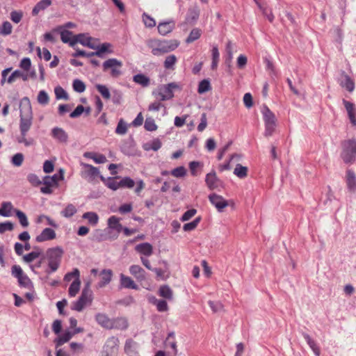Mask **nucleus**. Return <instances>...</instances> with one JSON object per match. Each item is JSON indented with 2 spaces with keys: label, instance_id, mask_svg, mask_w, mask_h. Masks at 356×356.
I'll return each mask as SVG.
<instances>
[{
  "label": "nucleus",
  "instance_id": "obj_1",
  "mask_svg": "<svg viewBox=\"0 0 356 356\" xmlns=\"http://www.w3.org/2000/svg\"><path fill=\"white\" fill-rule=\"evenodd\" d=\"M147 45L152 49V54L159 56L175 50L179 42L176 40H150Z\"/></svg>",
  "mask_w": 356,
  "mask_h": 356
},
{
  "label": "nucleus",
  "instance_id": "obj_2",
  "mask_svg": "<svg viewBox=\"0 0 356 356\" xmlns=\"http://www.w3.org/2000/svg\"><path fill=\"white\" fill-rule=\"evenodd\" d=\"M23 102H26V105L20 110L19 130L21 135L26 136L33 121L32 108L28 97H24Z\"/></svg>",
  "mask_w": 356,
  "mask_h": 356
},
{
  "label": "nucleus",
  "instance_id": "obj_3",
  "mask_svg": "<svg viewBox=\"0 0 356 356\" xmlns=\"http://www.w3.org/2000/svg\"><path fill=\"white\" fill-rule=\"evenodd\" d=\"M342 151L341 157L343 162L352 164L356 161V139L344 140L341 143Z\"/></svg>",
  "mask_w": 356,
  "mask_h": 356
},
{
  "label": "nucleus",
  "instance_id": "obj_4",
  "mask_svg": "<svg viewBox=\"0 0 356 356\" xmlns=\"http://www.w3.org/2000/svg\"><path fill=\"white\" fill-rule=\"evenodd\" d=\"M175 90H181V86L176 82H171L168 84L161 85L156 91L153 92V95L159 99V101L170 100L174 97V91Z\"/></svg>",
  "mask_w": 356,
  "mask_h": 356
},
{
  "label": "nucleus",
  "instance_id": "obj_5",
  "mask_svg": "<svg viewBox=\"0 0 356 356\" xmlns=\"http://www.w3.org/2000/svg\"><path fill=\"white\" fill-rule=\"evenodd\" d=\"M63 254V250L58 246L47 250V257L48 259L49 269L47 270V273L48 274L57 270L60 266Z\"/></svg>",
  "mask_w": 356,
  "mask_h": 356
},
{
  "label": "nucleus",
  "instance_id": "obj_6",
  "mask_svg": "<svg viewBox=\"0 0 356 356\" xmlns=\"http://www.w3.org/2000/svg\"><path fill=\"white\" fill-rule=\"evenodd\" d=\"M92 302V291L88 288H85L83 289L79 299L72 303L71 308L72 310L81 312L86 305H90Z\"/></svg>",
  "mask_w": 356,
  "mask_h": 356
},
{
  "label": "nucleus",
  "instance_id": "obj_7",
  "mask_svg": "<svg viewBox=\"0 0 356 356\" xmlns=\"http://www.w3.org/2000/svg\"><path fill=\"white\" fill-rule=\"evenodd\" d=\"M122 63L117 58H108L102 64L103 71L106 72L110 70V75L113 78L119 77L121 74V67Z\"/></svg>",
  "mask_w": 356,
  "mask_h": 356
},
{
  "label": "nucleus",
  "instance_id": "obj_8",
  "mask_svg": "<svg viewBox=\"0 0 356 356\" xmlns=\"http://www.w3.org/2000/svg\"><path fill=\"white\" fill-rule=\"evenodd\" d=\"M12 275L17 279L19 285L21 287L31 289L33 283L29 277L23 272L22 268L18 265H14L11 268Z\"/></svg>",
  "mask_w": 356,
  "mask_h": 356
},
{
  "label": "nucleus",
  "instance_id": "obj_9",
  "mask_svg": "<svg viewBox=\"0 0 356 356\" xmlns=\"http://www.w3.org/2000/svg\"><path fill=\"white\" fill-rule=\"evenodd\" d=\"M81 165L83 168L81 171V177L88 179V181H92L96 177L99 175V170L97 168L85 163H81Z\"/></svg>",
  "mask_w": 356,
  "mask_h": 356
},
{
  "label": "nucleus",
  "instance_id": "obj_10",
  "mask_svg": "<svg viewBox=\"0 0 356 356\" xmlns=\"http://www.w3.org/2000/svg\"><path fill=\"white\" fill-rule=\"evenodd\" d=\"M205 183L209 189L211 191L222 186V181L217 177L214 170L206 175Z\"/></svg>",
  "mask_w": 356,
  "mask_h": 356
},
{
  "label": "nucleus",
  "instance_id": "obj_11",
  "mask_svg": "<svg viewBox=\"0 0 356 356\" xmlns=\"http://www.w3.org/2000/svg\"><path fill=\"white\" fill-rule=\"evenodd\" d=\"M119 347V339L118 337L112 336L107 339L104 346V351L106 356H111L117 353Z\"/></svg>",
  "mask_w": 356,
  "mask_h": 356
},
{
  "label": "nucleus",
  "instance_id": "obj_12",
  "mask_svg": "<svg viewBox=\"0 0 356 356\" xmlns=\"http://www.w3.org/2000/svg\"><path fill=\"white\" fill-rule=\"evenodd\" d=\"M209 200L218 211L222 212L223 209L228 206L227 201L221 195L216 193H211L209 195Z\"/></svg>",
  "mask_w": 356,
  "mask_h": 356
},
{
  "label": "nucleus",
  "instance_id": "obj_13",
  "mask_svg": "<svg viewBox=\"0 0 356 356\" xmlns=\"http://www.w3.org/2000/svg\"><path fill=\"white\" fill-rule=\"evenodd\" d=\"M64 179V171L60 169L58 173L54 174L53 176H45L43 178V184L51 186L52 187L57 186L58 181Z\"/></svg>",
  "mask_w": 356,
  "mask_h": 356
},
{
  "label": "nucleus",
  "instance_id": "obj_14",
  "mask_svg": "<svg viewBox=\"0 0 356 356\" xmlns=\"http://www.w3.org/2000/svg\"><path fill=\"white\" fill-rule=\"evenodd\" d=\"M95 320L96 323L102 327L110 330L112 318H110L106 313L98 312L95 315Z\"/></svg>",
  "mask_w": 356,
  "mask_h": 356
},
{
  "label": "nucleus",
  "instance_id": "obj_15",
  "mask_svg": "<svg viewBox=\"0 0 356 356\" xmlns=\"http://www.w3.org/2000/svg\"><path fill=\"white\" fill-rule=\"evenodd\" d=\"M343 104L344 105L348 113V117L353 126H356V106L355 105L346 99H343Z\"/></svg>",
  "mask_w": 356,
  "mask_h": 356
},
{
  "label": "nucleus",
  "instance_id": "obj_16",
  "mask_svg": "<svg viewBox=\"0 0 356 356\" xmlns=\"http://www.w3.org/2000/svg\"><path fill=\"white\" fill-rule=\"evenodd\" d=\"M92 38L88 34L79 33L73 38L72 44L80 43L85 47L95 49V46L91 43Z\"/></svg>",
  "mask_w": 356,
  "mask_h": 356
},
{
  "label": "nucleus",
  "instance_id": "obj_17",
  "mask_svg": "<svg viewBox=\"0 0 356 356\" xmlns=\"http://www.w3.org/2000/svg\"><path fill=\"white\" fill-rule=\"evenodd\" d=\"M129 326L128 321L125 317L112 318V323L110 330H127Z\"/></svg>",
  "mask_w": 356,
  "mask_h": 356
},
{
  "label": "nucleus",
  "instance_id": "obj_18",
  "mask_svg": "<svg viewBox=\"0 0 356 356\" xmlns=\"http://www.w3.org/2000/svg\"><path fill=\"white\" fill-rule=\"evenodd\" d=\"M111 44L108 42L102 43L98 46H95L96 51H92L90 55H95L99 58H104V54H112L113 51L111 49Z\"/></svg>",
  "mask_w": 356,
  "mask_h": 356
},
{
  "label": "nucleus",
  "instance_id": "obj_19",
  "mask_svg": "<svg viewBox=\"0 0 356 356\" xmlns=\"http://www.w3.org/2000/svg\"><path fill=\"white\" fill-rule=\"evenodd\" d=\"M56 238V232L51 228H45L42 232L35 237V241L38 243L50 241Z\"/></svg>",
  "mask_w": 356,
  "mask_h": 356
},
{
  "label": "nucleus",
  "instance_id": "obj_20",
  "mask_svg": "<svg viewBox=\"0 0 356 356\" xmlns=\"http://www.w3.org/2000/svg\"><path fill=\"white\" fill-rule=\"evenodd\" d=\"M339 85L350 92H352L355 89L353 80L344 72L341 74V76L339 79Z\"/></svg>",
  "mask_w": 356,
  "mask_h": 356
},
{
  "label": "nucleus",
  "instance_id": "obj_21",
  "mask_svg": "<svg viewBox=\"0 0 356 356\" xmlns=\"http://www.w3.org/2000/svg\"><path fill=\"white\" fill-rule=\"evenodd\" d=\"M51 136L60 143H66L68 140V135L66 131L60 127H54L51 129Z\"/></svg>",
  "mask_w": 356,
  "mask_h": 356
},
{
  "label": "nucleus",
  "instance_id": "obj_22",
  "mask_svg": "<svg viewBox=\"0 0 356 356\" xmlns=\"http://www.w3.org/2000/svg\"><path fill=\"white\" fill-rule=\"evenodd\" d=\"M129 272L138 281L142 282L146 279L145 270L138 265H131Z\"/></svg>",
  "mask_w": 356,
  "mask_h": 356
},
{
  "label": "nucleus",
  "instance_id": "obj_23",
  "mask_svg": "<svg viewBox=\"0 0 356 356\" xmlns=\"http://www.w3.org/2000/svg\"><path fill=\"white\" fill-rule=\"evenodd\" d=\"M99 275L101 277L100 281L98 282L97 286L99 288H102L108 284L112 280L113 271L111 269H103Z\"/></svg>",
  "mask_w": 356,
  "mask_h": 356
},
{
  "label": "nucleus",
  "instance_id": "obj_24",
  "mask_svg": "<svg viewBox=\"0 0 356 356\" xmlns=\"http://www.w3.org/2000/svg\"><path fill=\"white\" fill-rule=\"evenodd\" d=\"M346 184L350 192H356V175L351 169H348L346 171Z\"/></svg>",
  "mask_w": 356,
  "mask_h": 356
},
{
  "label": "nucleus",
  "instance_id": "obj_25",
  "mask_svg": "<svg viewBox=\"0 0 356 356\" xmlns=\"http://www.w3.org/2000/svg\"><path fill=\"white\" fill-rule=\"evenodd\" d=\"M175 23L173 20L160 22L158 25V31L162 35H166L175 28Z\"/></svg>",
  "mask_w": 356,
  "mask_h": 356
},
{
  "label": "nucleus",
  "instance_id": "obj_26",
  "mask_svg": "<svg viewBox=\"0 0 356 356\" xmlns=\"http://www.w3.org/2000/svg\"><path fill=\"white\" fill-rule=\"evenodd\" d=\"M135 250L137 252L145 257H149L153 253V247L149 243H142L138 244L137 245H136Z\"/></svg>",
  "mask_w": 356,
  "mask_h": 356
},
{
  "label": "nucleus",
  "instance_id": "obj_27",
  "mask_svg": "<svg viewBox=\"0 0 356 356\" xmlns=\"http://www.w3.org/2000/svg\"><path fill=\"white\" fill-rule=\"evenodd\" d=\"M120 286L125 289H138V285L134 282V280L124 274L120 275Z\"/></svg>",
  "mask_w": 356,
  "mask_h": 356
},
{
  "label": "nucleus",
  "instance_id": "obj_28",
  "mask_svg": "<svg viewBox=\"0 0 356 356\" xmlns=\"http://www.w3.org/2000/svg\"><path fill=\"white\" fill-rule=\"evenodd\" d=\"M51 5V0H41L38 2L33 7L31 14L33 16H36L40 12L44 10Z\"/></svg>",
  "mask_w": 356,
  "mask_h": 356
},
{
  "label": "nucleus",
  "instance_id": "obj_29",
  "mask_svg": "<svg viewBox=\"0 0 356 356\" xmlns=\"http://www.w3.org/2000/svg\"><path fill=\"white\" fill-rule=\"evenodd\" d=\"M149 300L156 307V309L159 312H164L168 310V305L165 300H159L154 296H151Z\"/></svg>",
  "mask_w": 356,
  "mask_h": 356
},
{
  "label": "nucleus",
  "instance_id": "obj_30",
  "mask_svg": "<svg viewBox=\"0 0 356 356\" xmlns=\"http://www.w3.org/2000/svg\"><path fill=\"white\" fill-rule=\"evenodd\" d=\"M101 180L110 189L116 191L120 188V181H117V177H108L105 179L102 175H99Z\"/></svg>",
  "mask_w": 356,
  "mask_h": 356
},
{
  "label": "nucleus",
  "instance_id": "obj_31",
  "mask_svg": "<svg viewBox=\"0 0 356 356\" xmlns=\"http://www.w3.org/2000/svg\"><path fill=\"white\" fill-rule=\"evenodd\" d=\"M120 222V218L112 216L108 219V227L111 229L115 230L118 233H120L123 229Z\"/></svg>",
  "mask_w": 356,
  "mask_h": 356
},
{
  "label": "nucleus",
  "instance_id": "obj_32",
  "mask_svg": "<svg viewBox=\"0 0 356 356\" xmlns=\"http://www.w3.org/2000/svg\"><path fill=\"white\" fill-rule=\"evenodd\" d=\"M211 68L213 70L217 69L220 60V53L217 45H213L211 49Z\"/></svg>",
  "mask_w": 356,
  "mask_h": 356
},
{
  "label": "nucleus",
  "instance_id": "obj_33",
  "mask_svg": "<svg viewBox=\"0 0 356 356\" xmlns=\"http://www.w3.org/2000/svg\"><path fill=\"white\" fill-rule=\"evenodd\" d=\"M72 337L73 333H72L70 331H65L63 334H62L55 339L54 343L56 347L58 348L59 346H61L65 343L69 341Z\"/></svg>",
  "mask_w": 356,
  "mask_h": 356
},
{
  "label": "nucleus",
  "instance_id": "obj_34",
  "mask_svg": "<svg viewBox=\"0 0 356 356\" xmlns=\"http://www.w3.org/2000/svg\"><path fill=\"white\" fill-rule=\"evenodd\" d=\"M18 78H21L23 81H26L28 80L29 76L27 73L16 70L8 76L7 82L8 83H12Z\"/></svg>",
  "mask_w": 356,
  "mask_h": 356
},
{
  "label": "nucleus",
  "instance_id": "obj_35",
  "mask_svg": "<svg viewBox=\"0 0 356 356\" xmlns=\"http://www.w3.org/2000/svg\"><path fill=\"white\" fill-rule=\"evenodd\" d=\"M82 218L88 220V223L92 226H96L99 222L98 215L93 211L86 212L83 214Z\"/></svg>",
  "mask_w": 356,
  "mask_h": 356
},
{
  "label": "nucleus",
  "instance_id": "obj_36",
  "mask_svg": "<svg viewBox=\"0 0 356 356\" xmlns=\"http://www.w3.org/2000/svg\"><path fill=\"white\" fill-rule=\"evenodd\" d=\"M302 336L304 339L306 340L307 344L310 347V348L313 350L314 354L316 356L320 355V348L316 343V342L310 337V336L307 333H303Z\"/></svg>",
  "mask_w": 356,
  "mask_h": 356
},
{
  "label": "nucleus",
  "instance_id": "obj_37",
  "mask_svg": "<svg viewBox=\"0 0 356 356\" xmlns=\"http://www.w3.org/2000/svg\"><path fill=\"white\" fill-rule=\"evenodd\" d=\"M264 122H275V114L268 108V106H264L262 111Z\"/></svg>",
  "mask_w": 356,
  "mask_h": 356
},
{
  "label": "nucleus",
  "instance_id": "obj_38",
  "mask_svg": "<svg viewBox=\"0 0 356 356\" xmlns=\"http://www.w3.org/2000/svg\"><path fill=\"white\" fill-rule=\"evenodd\" d=\"M133 80L135 83L142 86L143 87H147L149 85V78L143 74H138L134 76Z\"/></svg>",
  "mask_w": 356,
  "mask_h": 356
},
{
  "label": "nucleus",
  "instance_id": "obj_39",
  "mask_svg": "<svg viewBox=\"0 0 356 356\" xmlns=\"http://www.w3.org/2000/svg\"><path fill=\"white\" fill-rule=\"evenodd\" d=\"M159 295L168 300H172L173 298L172 291L168 285H163L159 288Z\"/></svg>",
  "mask_w": 356,
  "mask_h": 356
},
{
  "label": "nucleus",
  "instance_id": "obj_40",
  "mask_svg": "<svg viewBox=\"0 0 356 356\" xmlns=\"http://www.w3.org/2000/svg\"><path fill=\"white\" fill-rule=\"evenodd\" d=\"M177 62V58L176 56L171 54L168 56L163 63V67L166 70H174L175 65Z\"/></svg>",
  "mask_w": 356,
  "mask_h": 356
},
{
  "label": "nucleus",
  "instance_id": "obj_41",
  "mask_svg": "<svg viewBox=\"0 0 356 356\" xmlns=\"http://www.w3.org/2000/svg\"><path fill=\"white\" fill-rule=\"evenodd\" d=\"M72 33L67 30H63L60 31V39L63 43H68L71 47H73L74 44L73 42Z\"/></svg>",
  "mask_w": 356,
  "mask_h": 356
},
{
  "label": "nucleus",
  "instance_id": "obj_42",
  "mask_svg": "<svg viewBox=\"0 0 356 356\" xmlns=\"http://www.w3.org/2000/svg\"><path fill=\"white\" fill-rule=\"evenodd\" d=\"M162 143L159 138L154 139L150 143H147L144 145V149L147 151H157L161 147Z\"/></svg>",
  "mask_w": 356,
  "mask_h": 356
},
{
  "label": "nucleus",
  "instance_id": "obj_43",
  "mask_svg": "<svg viewBox=\"0 0 356 356\" xmlns=\"http://www.w3.org/2000/svg\"><path fill=\"white\" fill-rule=\"evenodd\" d=\"M225 51L226 56L225 58V63L228 67H230L233 58L232 44L230 41H229L226 44Z\"/></svg>",
  "mask_w": 356,
  "mask_h": 356
},
{
  "label": "nucleus",
  "instance_id": "obj_44",
  "mask_svg": "<svg viewBox=\"0 0 356 356\" xmlns=\"http://www.w3.org/2000/svg\"><path fill=\"white\" fill-rule=\"evenodd\" d=\"M13 205L10 202H3L1 204V209H0V216L3 217H9L11 215Z\"/></svg>",
  "mask_w": 356,
  "mask_h": 356
},
{
  "label": "nucleus",
  "instance_id": "obj_45",
  "mask_svg": "<svg viewBox=\"0 0 356 356\" xmlns=\"http://www.w3.org/2000/svg\"><path fill=\"white\" fill-rule=\"evenodd\" d=\"M81 286L80 280H74L70 284L68 293L70 297H74L79 291Z\"/></svg>",
  "mask_w": 356,
  "mask_h": 356
},
{
  "label": "nucleus",
  "instance_id": "obj_46",
  "mask_svg": "<svg viewBox=\"0 0 356 356\" xmlns=\"http://www.w3.org/2000/svg\"><path fill=\"white\" fill-rule=\"evenodd\" d=\"M234 174L240 179H243L248 175V168L238 163L236 164Z\"/></svg>",
  "mask_w": 356,
  "mask_h": 356
},
{
  "label": "nucleus",
  "instance_id": "obj_47",
  "mask_svg": "<svg viewBox=\"0 0 356 356\" xmlns=\"http://www.w3.org/2000/svg\"><path fill=\"white\" fill-rule=\"evenodd\" d=\"M202 31L200 29L195 28L192 29L188 36V38L186 39V42L189 44L191 43L197 39L200 38L201 36Z\"/></svg>",
  "mask_w": 356,
  "mask_h": 356
},
{
  "label": "nucleus",
  "instance_id": "obj_48",
  "mask_svg": "<svg viewBox=\"0 0 356 356\" xmlns=\"http://www.w3.org/2000/svg\"><path fill=\"white\" fill-rule=\"evenodd\" d=\"M258 8L261 10L264 15L266 17L269 22H272L274 19V15L272 11L266 6L262 5L259 1H257Z\"/></svg>",
  "mask_w": 356,
  "mask_h": 356
},
{
  "label": "nucleus",
  "instance_id": "obj_49",
  "mask_svg": "<svg viewBox=\"0 0 356 356\" xmlns=\"http://www.w3.org/2000/svg\"><path fill=\"white\" fill-rule=\"evenodd\" d=\"M128 125L123 119L118 121L117 127L115 129V134L118 135H124L127 132Z\"/></svg>",
  "mask_w": 356,
  "mask_h": 356
},
{
  "label": "nucleus",
  "instance_id": "obj_50",
  "mask_svg": "<svg viewBox=\"0 0 356 356\" xmlns=\"http://www.w3.org/2000/svg\"><path fill=\"white\" fill-rule=\"evenodd\" d=\"M77 210L72 204H69L61 211V215L65 218H70L76 213Z\"/></svg>",
  "mask_w": 356,
  "mask_h": 356
},
{
  "label": "nucleus",
  "instance_id": "obj_51",
  "mask_svg": "<svg viewBox=\"0 0 356 356\" xmlns=\"http://www.w3.org/2000/svg\"><path fill=\"white\" fill-rule=\"evenodd\" d=\"M211 89V84L209 80L204 79L199 83L197 92L200 94L205 93Z\"/></svg>",
  "mask_w": 356,
  "mask_h": 356
},
{
  "label": "nucleus",
  "instance_id": "obj_52",
  "mask_svg": "<svg viewBox=\"0 0 356 356\" xmlns=\"http://www.w3.org/2000/svg\"><path fill=\"white\" fill-rule=\"evenodd\" d=\"M199 17V10L197 8H192L188 9L187 16H186V21L188 22H191L196 21Z\"/></svg>",
  "mask_w": 356,
  "mask_h": 356
},
{
  "label": "nucleus",
  "instance_id": "obj_53",
  "mask_svg": "<svg viewBox=\"0 0 356 356\" xmlns=\"http://www.w3.org/2000/svg\"><path fill=\"white\" fill-rule=\"evenodd\" d=\"M13 26L8 22H3L2 25L0 26V35L6 36L12 33Z\"/></svg>",
  "mask_w": 356,
  "mask_h": 356
},
{
  "label": "nucleus",
  "instance_id": "obj_54",
  "mask_svg": "<svg viewBox=\"0 0 356 356\" xmlns=\"http://www.w3.org/2000/svg\"><path fill=\"white\" fill-rule=\"evenodd\" d=\"M200 221H201V217L200 216L197 217L192 222L184 224L183 226V229L185 232H190V231L194 230L197 227V226L198 225V224L200 223Z\"/></svg>",
  "mask_w": 356,
  "mask_h": 356
},
{
  "label": "nucleus",
  "instance_id": "obj_55",
  "mask_svg": "<svg viewBox=\"0 0 356 356\" xmlns=\"http://www.w3.org/2000/svg\"><path fill=\"white\" fill-rule=\"evenodd\" d=\"M144 128L149 131H154L157 129L154 120L151 117H147L145 119Z\"/></svg>",
  "mask_w": 356,
  "mask_h": 356
},
{
  "label": "nucleus",
  "instance_id": "obj_56",
  "mask_svg": "<svg viewBox=\"0 0 356 356\" xmlns=\"http://www.w3.org/2000/svg\"><path fill=\"white\" fill-rule=\"evenodd\" d=\"M170 175L177 178H181L186 175V170L184 166H179L172 170Z\"/></svg>",
  "mask_w": 356,
  "mask_h": 356
},
{
  "label": "nucleus",
  "instance_id": "obj_57",
  "mask_svg": "<svg viewBox=\"0 0 356 356\" xmlns=\"http://www.w3.org/2000/svg\"><path fill=\"white\" fill-rule=\"evenodd\" d=\"M54 93L57 99H68L67 92L60 86L54 88Z\"/></svg>",
  "mask_w": 356,
  "mask_h": 356
},
{
  "label": "nucleus",
  "instance_id": "obj_58",
  "mask_svg": "<svg viewBox=\"0 0 356 356\" xmlns=\"http://www.w3.org/2000/svg\"><path fill=\"white\" fill-rule=\"evenodd\" d=\"M95 87H96L97 90H98V92L102 95V96L104 99H110L111 93L109 92L108 88L106 86L102 85V84H97Z\"/></svg>",
  "mask_w": 356,
  "mask_h": 356
},
{
  "label": "nucleus",
  "instance_id": "obj_59",
  "mask_svg": "<svg viewBox=\"0 0 356 356\" xmlns=\"http://www.w3.org/2000/svg\"><path fill=\"white\" fill-rule=\"evenodd\" d=\"M37 100L40 104L46 105L49 102V97L46 91L40 90L38 95Z\"/></svg>",
  "mask_w": 356,
  "mask_h": 356
},
{
  "label": "nucleus",
  "instance_id": "obj_60",
  "mask_svg": "<svg viewBox=\"0 0 356 356\" xmlns=\"http://www.w3.org/2000/svg\"><path fill=\"white\" fill-rule=\"evenodd\" d=\"M72 88L74 91L79 93L84 92L86 90V86L84 83L79 79L74 80L72 83Z\"/></svg>",
  "mask_w": 356,
  "mask_h": 356
},
{
  "label": "nucleus",
  "instance_id": "obj_61",
  "mask_svg": "<svg viewBox=\"0 0 356 356\" xmlns=\"http://www.w3.org/2000/svg\"><path fill=\"white\" fill-rule=\"evenodd\" d=\"M120 188H132L134 185V181L129 177H125L120 181Z\"/></svg>",
  "mask_w": 356,
  "mask_h": 356
},
{
  "label": "nucleus",
  "instance_id": "obj_62",
  "mask_svg": "<svg viewBox=\"0 0 356 356\" xmlns=\"http://www.w3.org/2000/svg\"><path fill=\"white\" fill-rule=\"evenodd\" d=\"M16 216L19 219L21 225L24 227H26L29 225V221L25 213L19 210H16Z\"/></svg>",
  "mask_w": 356,
  "mask_h": 356
},
{
  "label": "nucleus",
  "instance_id": "obj_63",
  "mask_svg": "<svg viewBox=\"0 0 356 356\" xmlns=\"http://www.w3.org/2000/svg\"><path fill=\"white\" fill-rule=\"evenodd\" d=\"M264 124H265L264 135L267 137L272 136L275 130L276 122H264Z\"/></svg>",
  "mask_w": 356,
  "mask_h": 356
},
{
  "label": "nucleus",
  "instance_id": "obj_64",
  "mask_svg": "<svg viewBox=\"0 0 356 356\" xmlns=\"http://www.w3.org/2000/svg\"><path fill=\"white\" fill-rule=\"evenodd\" d=\"M41 254V252L40 250L32 251L31 252L24 256L23 259L24 261L27 263L32 262L35 259L38 258Z\"/></svg>",
  "mask_w": 356,
  "mask_h": 356
}]
</instances>
